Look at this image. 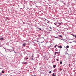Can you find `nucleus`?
<instances>
[{
  "label": "nucleus",
  "instance_id": "1",
  "mask_svg": "<svg viewBox=\"0 0 76 76\" xmlns=\"http://www.w3.org/2000/svg\"><path fill=\"white\" fill-rule=\"evenodd\" d=\"M56 25H58V26H60L61 23H56Z\"/></svg>",
  "mask_w": 76,
  "mask_h": 76
},
{
  "label": "nucleus",
  "instance_id": "2",
  "mask_svg": "<svg viewBox=\"0 0 76 76\" xmlns=\"http://www.w3.org/2000/svg\"><path fill=\"white\" fill-rule=\"evenodd\" d=\"M22 44H23V45L22 46V47H25V45H26V43H24Z\"/></svg>",
  "mask_w": 76,
  "mask_h": 76
},
{
  "label": "nucleus",
  "instance_id": "3",
  "mask_svg": "<svg viewBox=\"0 0 76 76\" xmlns=\"http://www.w3.org/2000/svg\"><path fill=\"white\" fill-rule=\"evenodd\" d=\"M24 59L25 60H28V58L27 57H26L24 58Z\"/></svg>",
  "mask_w": 76,
  "mask_h": 76
},
{
  "label": "nucleus",
  "instance_id": "4",
  "mask_svg": "<svg viewBox=\"0 0 76 76\" xmlns=\"http://www.w3.org/2000/svg\"><path fill=\"white\" fill-rule=\"evenodd\" d=\"M31 60H35V58H34V57H32Z\"/></svg>",
  "mask_w": 76,
  "mask_h": 76
},
{
  "label": "nucleus",
  "instance_id": "5",
  "mask_svg": "<svg viewBox=\"0 0 76 76\" xmlns=\"http://www.w3.org/2000/svg\"><path fill=\"white\" fill-rule=\"evenodd\" d=\"M4 39L3 38V37H1L0 38V40L1 41V40H3Z\"/></svg>",
  "mask_w": 76,
  "mask_h": 76
},
{
  "label": "nucleus",
  "instance_id": "6",
  "mask_svg": "<svg viewBox=\"0 0 76 76\" xmlns=\"http://www.w3.org/2000/svg\"><path fill=\"white\" fill-rule=\"evenodd\" d=\"M72 35V36H73L74 37H75V38H76V35H74V34H71Z\"/></svg>",
  "mask_w": 76,
  "mask_h": 76
},
{
  "label": "nucleus",
  "instance_id": "7",
  "mask_svg": "<svg viewBox=\"0 0 76 76\" xmlns=\"http://www.w3.org/2000/svg\"><path fill=\"white\" fill-rule=\"evenodd\" d=\"M24 64H28V63L27 62H26L24 63Z\"/></svg>",
  "mask_w": 76,
  "mask_h": 76
},
{
  "label": "nucleus",
  "instance_id": "8",
  "mask_svg": "<svg viewBox=\"0 0 76 76\" xmlns=\"http://www.w3.org/2000/svg\"><path fill=\"white\" fill-rule=\"evenodd\" d=\"M37 57L36 58H39V56L38 54H37Z\"/></svg>",
  "mask_w": 76,
  "mask_h": 76
},
{
  "label": "nucleus",
  "instance_id": "9",
  "mask_svg": "<svg viewBox=\"0 0 76 76\" xmlns=\"http://www.w3.org/2000/svg\"><path fill=\"white\" fill-rule=\"evenodd\" d=\"M52 76H56V75L54 74V73H53V74H52Z\"/></svg>",
  "mask_w": 76,
  "mask_h": 76
},
{
  "label": "nucleus",
  "instance_id": "10",
  "mask_svg": "<svg viewBox=\"0 0 76 76\" xmlns=\"http://www.w3.org/2000/svg\"><path fill=\"white\" fill-rule=\"evenodd\" d=\"M59 48H62V46L61 45H60L59 46Z\"/></svg>",
  "mask_w": 76,
  "mask_h": 76
},
{
  "label": "nucleus",
  "instance_id": "11",
  "mask_svg": "<svg viewBox=\"0 0 76 76\" xmlns=\"http://www.w3.org/2000/svg\"><path fill=\"white\" fill-rule=\"evenodd\" d=\"M56 67V65L53 66V68H55V67Z\"/></svg>",
  "mask_w": 76,
  "mask_h": 76
},
{
  "label": "nucleus",
  "instance_id": "12",
  "mask_svg": "<svg viewBox=\"0 0 76 76\" xmlns=\"http://www.w3.org/2000/svg\"><path fill=\"white\" fill-rule=\"evenodd\" d=\"M55 53H56V54H58V52H55Z\"/></svg>",
  "mask_w": 76,
  "mask_h": 76
},
{
  "label": "nucleus",
  "instance_id": "13",
  "mask_svg": "<svg viewBox=\"0 0 76 76\" xmlns=\"http://www.w3.org/2000/svg\"><path fill=\"white\" fill-rule=\"evenodd\" d=\"M1 72L2 73H4V70H2Z\"/></svg>",
  "mask_w": 76,
  "mask_h": 76
},
{
  "label": "nucleus",
  "instance_id": "14",
  "mask_svg": "<svg viewBox=\"0 0 76 76\" xmlns=\"http://www.w3.org/2000/svg\"><path fill=\"white\" fill-rule=\"evenodd\" d=\"M58 36L59 37H62V36H61V35H59Z\"/></svg>",
  "mask_w": 76,
  "mask_h": 76
},
{
  "label": "nucleus",
  "instance_id": "15",
  "mask_svg": "<svg viewBox=\"0 0 76 76\" xmlns=\"http://www.w3.org/2000/svg\"><path fill=\"white\" fill-rule=\"evenodd\" d=\"M69 46H68V45L66 46V48H69Z\"/></svg>",
  "mask_w": 76,
  "mask_h": 76
},
{
  "label": "nucleus",
  "instance_id": "16",
  "mask_svg": "<svg viewBox=\"0 0 76 76\" xmlns=\"http://www.w3.org/2000/svg\"><path fill=\"white\" fill-rule=\"evenodd\" d=\"M55 50L56 51H58V49H57V48H56L55 49Z\"/></svg>",
  "mask_w": 76,
  "mask_h": 76
},
{
  "label": "nucleus",
  "instance_id": "17",
  "mask_svg": "<svg viewBox=\"0 0 76 76\" xmlns=\"http://www.w3.org/2000/svg\"><path fill=\"white\" fill-rule=\"evenodd\" d=\"M5 50H8V51H10V49H6Z\"/></svg>",
  "mask_w": 76,
  "mask_h": 76
},
{
  "label": "nucleus",
  "instance_id": "18",
  "mask_svg": "<svg viewBox=\"0 0 76 76\" xmlns=\"http://www.w3.org/2000/svg\"><path fill=\"white\" fill-rule=\"evenodd\" d=\"M60 64H62V61H61L60 63Z\"/></svg>",
  "mask_w": 76,
  "mask_h": 76
},
{
  "label": "nucleus",
  "instance_id": "19",
  "mask_svg": "<svg viewBox=\"0 0 76 76\" xmlns=\"http://www.w3.org/2000/svg\"><path fill=\"white\" fill-rule=\"evenodd\" d=\"M49 73H51V71H50V72H49Z\"/></svg>",
  "mask_w": 76,
  "mask_h": 76
},
{
  "label": "nucleus",
  "instance_id": "20",
  "mask_svg": "<svg viewBox=\"0 0 76 76\" xmlns=\"http://www.w3.org/2000/svg\"><path fill=\"white\" fill-rule=\"evenodd\" d=\"M56 60L57 61H58V59H56Z\"/></svg>",
  "mask_w": 76,
  "mask_h": 76
},
{
  "label": "nucleus",
  "instance_id": "21",
  "mask_svg": "<svg viewBox=\"0 0 76 76\" xmlns=\"http://www.w3.org/2000/svg\"><path fill=\"white\" fill-rule=\"evenodd\" d=\"M59 70H60V71H61L62 70V69H61V68H60V69H59Z\"/></svg>",
  "mask_w": 76,
  "mask_h": 76
},
{
  "label": "nucleus",
  "instance_id": "22",
  "mask_svg": "<svg viewBox=\"0 0 76 76\" xmlns=\"http://www.w3.org/2000/svg\"><path fill=\"white\" fill-rule=\"evenodd\" d=\"M56 46H57V45H56L55 46H54L55 48H56Z\"/></svg>",
  "mask_w": 76,
  "mask_h": 76
},
{
  "label": "nucleus",
  "instance_id": "23",
  "mask_svg": "<svg viewBox=\"0 0 76 76\" xmlns=\"http://www.w3.org/2000/svg\"><path fill=\"white\" fill-rule=\"evenodd\" d=\"M39 30H41V28H39Z\"/></svg>",
  "mask_w": 76,
  "mask_h": 76
},
{
  "label": "nucleus",
  "instance_id": "24",
  "mask_svg": "<svg viewBox=\"0 0 76 76\" xmlns=\"http://www.w3.org/2000/svg\"><path fill=\"white\" fill-rule=\"evenodd\" d=\"M54 25H56V23H54Z\"/></svg>",
  "mask_w": 76,
  "mask_h": 76
},
{
  "label": "nucleus",
  "instance_id": "25",
  "mask_svg": "<svg viewBox=\"0 0 76 76\" xmlns=\"http://www.w3.org/2000/svg\"><path fill=\"white\" fill-rule=\"evenodd\" d=\"M70 64H69V67H70Z\"/></svg>",
  "mask_w": 76,
  "mask_h": 76
},
{
  "label": "nucleus",
  "instance_id": "26",
  "mask_svg": "<svg viewBox=\"0 0 76 76\" xmlns=\"http://www.w3.org/2000/svg\"><path fill=\"white\" fill-rule=\"evenodd\" d=\"M14 53H16L15 51H14Z\"/></svg>",
  "mask_w": 76,
  "mask_h": 76
},
{
  "label": "nucleus",
  "instance_id": "27",
  "mask_svg": "<svg viewBox=\"0 0 76 76\" xmlns=\"http://www.w3.org/2000/svg\"><path fill=\"white\" fill-rule=\"evenodd\" d=\"M50 28L51 29H52V28H51V27H50Z\"/></svg>",
  "mask_w": 76,
  "mask_h": 76
},
{
  "label": "nucleus",
  "instance_id": "28",
  "mask_svg": "<svg viewBox=\"0 0 76 76\" xmlns=\"http://www.w3.org/2000/svg\"><path fill=\"white\" fill-rule=\"evenodd\" d=\"M22 63V64H24V63H23V62H22V63Z\"/></svg>",
  "mask_w": 76,
  "mask_h": 76
},
{
  "label": "nucleus",
  "instance_id": "29",
  "mask_svg": "<svg viewBox=\"0 0 76 76\" xmlns=\"http://www.w3.org/2000/svg\"><path fill=\"white\" fill-rule=\"evenodd\" d=\"M49 22H50V21H48V23H49Z\"/></svg>",
  "mask_w": 76,
  "mask_h": 76
},
{
  "label": "nucleus",
  "instance_id": "30",
  "mask_svg": "<svg viewBox=\"0 0 76 76\" xmlns=\"http://www.w3.org/2000/svg\"><path fill=\"white\" fill-rule=\"evenodd\" d=\"M6 19H8V18L7 17V18H6Z\"/></svg>",
  "mask_w": 76,
  "mask_h": 76
},
{
  "label": "nucleus",
  "instance_id": "31",
  "mask_svg": "<svg viewBox=\"0 0 76 76\" xmlns=\"http://www.w3.org/2000/svg\"><path fill=\"white\" fill-rule=\"evenodd\" d=\"M57 46L58 47V48H59V46Z\"/></svg>",
  "mask_w": 76,
  "mask_h": 76
},
{
  "label": "nucleus",
  "instance_id": "32",
  "mask_svg": "<svg viewBox=\"0 0 76 76\" xmlns=\"http://www.w3.org/2000/svg\"><path fill=\"white\" fill-rule=\"evenodd\" d=\"M39 66H40V65H41V64H39Z\"/></svg>",
  "mask_w": 76,
  "mask_h": 76
},
{
  "label": "nucleus",
  "instance_id": "33",
  "mask_svg": "<svg viewBox=\"0 0 76 76\" xmlns=\"http://www.w3.org/2000/svg\"><path fill=\"white\" fill-rule=\"evenodd\" d=\"M54 70V71H56V69H55Z\"/></svg>",
  "mask_w": 76,
  "mask_h": 76
},
{
  "label": "nucleus",
  "instance_id": "34",
  "mask_svg": "<svg viewBox=\"0 0 76 76\" xmlns=\"http://www.w3.org/2000/svg\"><path fill=\"white\" fill-rule=\"evenodd\" d=\"M10 53H11V52H12V51H10Z\"/></svg>",
  "mask_w": 76,
  "mask_h": 76
},
{
  "label": "nucleus",
  "instance_id": "35",
  "mask_svg": "<svg viewBox=\"0 0 76 76\" xmlns=\"http://www.w3.org/2000/svg\"><path fill=\"white\" fill-rule=\"evenodd\" d=\"M10 50H11V51H13V50H12V49H11Z\"/></svg>",
  "mask_w": 76,
  "mask_h": 76
},
{
  "label": "nucleus",
  "instance_id": "36",
  "mask_svg": "<svg viewBox=\"0 0 76 76\" xmlns=\"http://www.w3.org/2000/svg\"><path fill=\"white\" fill-rule=\"evenodd\" d=\"M56 54V53H55V56Z\"/></svg>",
  "mask_w": 76,
  "mask_h": 76
},
{
  "label": "nucleus",
  "instance_id": "37",
  "mask_svg": "<svg viewBox=\"0 0 76 76\" xmlns=\"http://www.w3.org/2000/svg\"><path fill=\"white\" fill-rule=\"evenodd\" d=\"M61 2L62 3H63V1H61Z\"/></svg>",
  "mask_w": 76,
  "mask_h": 76
},
{
  "label": "nucleus",
  "instance_id": "38",
  "mask_svg": "<svg viewBox=\"0 0 76 76\" xmlns=\"http://www.w3.org/2000/svg\"><path fill=\"white\" fill-rule=\"evenodd\" d=\"M72 42H70V43H72Z\"/></svg>",
  "mask_w": 76,
  "mask_h": 76
},
{
  "label": "nucleus",
  "instance_id": "39",
  "mask_svg": "<svg viewBox=\"0 0 76 76\" xmlns=\"http://www.w3.org/2000/svg\"><path fill=\"white\" fill-rule=\"evenodd\" d=\"M21 9H22V8H21Z\"/></svg>",
  "mask_w": 76,
  "mask_h": 76
},
{
  "label": "nucleus",
  "instance_id": "40",
  "mask_svg": "<svg viewBox=\"0 0 76 76\" xmlns=\"http://www.w3.org/2000/svg\"><path fill=\"white\" fill-rule=\"evenodd\" d=\"M34 76H36V75H34Z\"/></svg>",
  "mask_w": 76,
  "mask_h": 76
},
{
  "label": "nucleus",
  "instance_id": "41",
  "mask_svg": "<svg viewBox=\"0 0 76 76\" xmlns=\"http://www.w3.org/2000/svg\"><path fill=\"white\" fill-rule=\"evenodd\" d=\"M12 75H11V76H12Z\"/></svg>",
  "mask_w": 76,
  "mask_h": 76
},
{
  "label": "nucleus",
  "instance_id": "42",
  "mask_svg": "<svg viewBox=\"0 0 76 76\" xmlns=\"http://www.w3.org/2000/svg\"><path fill=\"white\" fill-rule=\"evenodd\" d=\"M56 38H57V37H56Z\"/></svg>",
  "mask_w": 76,
  "mask_h": 76
},
{
  "label": "nucleus",
  "instance_id": "43",
  "mask_svg": "<svg viewBox=\"0 0 76 76\" xmlns=\"http://www.w3.org/2000/svg\"><path fill=\"white\" fill-rule=\"evenodd\" d=\"M28 8H29L28 7Z\"/></svg>",
  "mask_w": 76,
  "mask_h": 76
},
{
  "label": "nucleus",
  "instance_id": "44",
  "mask_svg": "<svg viewBox=\"0 0 76 76\" xmlns=\"http://www.w3.org/2000/svg\"><path fill=\"white\" fill-rule=\"evenodd\" d=\"M31 76H33V75H31Z\"/></svg>",
  "mask_w": 76,
  "mask_h": 76
}]
</instances>
